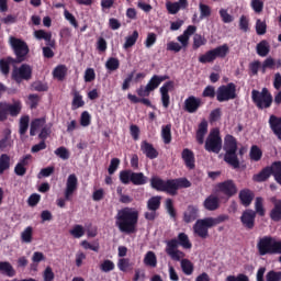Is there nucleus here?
Segmentation results:
<instances>
[{
	"mask_svg": "<svg viewBox=\"0 0 281 281\" xmlns=\"http://www.w3.org/2000/svg\"><path fill=\"white\" fill-rule=\"evenodd\" d=\"M137 223H139V211L133 207H123L115 215V225L122 234L137 233Z\"/></svg>",
	"mask_w": 281,
	"mask_h": 281,
	"instance_id": "f257e3e1",
	"label": "nucleus"
},
{
	"mask_svg": "<svg viewBox=\"0 0 281 281\" xmlns=\"http://www.w3.org/2000/svg\"><path fill=\"white\" fill-rule=\"evenodd\" d=\"M150 187L157 192H166L169 196H177L179 190L183 188H192V182L188 178H176L164 180L159 177L150 179Z\"/></svg>",
	"mask_w": 281,
	"mask_h": 281,
	"instance_id": "f03ea898",
	"label": "nucleus"
},
{
	"mask_svg": "<svg viewBox=\"0 0 281 281\" xmlns=\"http://www.w3.org/2000/svg\"><path fill=\"white\" fill-rule=\"evenodd\" d=\"M225 221H229V215H218L217 217L198 220L193 225V232L195 236L205 240V238L210 237V229L216 227V225H221V223H225Z\"/></svg>",
	"mask_w": 281,
	"mask_h": 281,
	"instance_id": "7ed1b4c3",
	"label": "nucleus"
},
{
	"mask_svg": "<svg viewBox=\"0 0 281 281\" xmlns=\"http://www.w3.org/2000/svg\"><path fill=\"white\" fill-rule=\"evenodd\" d=\"M224 161L232 166L233 168H240V160H238V142L236 137L231 134H227L224 138Z\"/></svg>",
	"mask_w": 281,
	"mask_h": 281,
	"instance_id": "20e7f679",
	"label": "nucleus"
},
{
	"mask_svg": "<svg viewBox=\"0 0 281 281\" xmlns=\"http://www.w3.org/2000/svg\"><path fill=\"white\" fill-rule=\"evenodd\" d=\"M257 251L259 256H273L281 254V240L272 236L260 237L257 241Z\"/></svg>",
	"mask_w": 281,
	"mask_h": 281,
	"instance_id": "39448f33",
	"label": "nucleus"
},
{
	"mask_svg": "<svg viewBox=\"0 0 281 281\" xmlns=\"http://www.w3.org/2000/svg\"><path fill=\"white\" fill-rule=\"evenodd\" d=\"M9 43L15 56L14 60H16L19 65L25 63V60H27V55L30 54V46H27V43L14 36L9 38Z\"/></svg>",
	"mask_w": 281,
	"mask_h": 281,
	"instance_id": "423d86ee",
	"label": "nucleus"
},
{
	"mask_svg": "<svg viewBox=\"0 0 281 281\" xmlns=\"http://www.w3.org/2000/svg\"><path fill=\"white\" fill-rule=\"evenodd\" d=\"M119 179L123 186H128V183H133V186H146L148 183V177L144 172H134L128 169L121 170Z\"/></svg>",
	"mask_w": 281,
	"mask_h": 281,
	"instance_id": "0eeeda50",
	"label": "nucleus"
},
{
	"mask_svg": "<svg viewBox=\"0 0 281 281\" xmlns=\"http://www.w3.org/2000/svg\"><path fill=\"white\" fill-rule=\"evenodd\" d=\"M251 100L260 111L263 109H271V105L273 104V95L267 88H262L261 91L252 90Z\"/></svg>",
	"mask_w": 281,
	"mask_h": 281,
	"instance_id": "6e6552de",
	"label": "nucleus"
},
{
	"mask_svg": "<svg viewBox=\"0 0 281 281\" xmlns=\"http://www.w3.org/2000/svg\"><path fill=\"white\" fill-rule=\"evenodd\" d=\"M22 109L23 104L21 101H14L13 103H8L5 101L0 102V122H5L8 115L11 117H19Z\"/></svg>",
	"mask_w": 281,
	"mask_h": 281,
	"instance_id": "1a4fd4ad",
	"label": "nucleus"
},
{
	"mask_svg": "<svg viewBox=\"0 0 281 281\" xmlns=\"http://www.w3.org/2000/svg\"><path fill=\"white\" fill-rule=\"evenodd\" d=\"M204 149L206 153H214L218 155L223 150V138H221V131L213 130L210 132L204 143Z\"/></svg>",
	"mask_w": 281,
	"mask_h": 281,
	"instance_id": "9d476101",
	"label": "nucleus"
},
{
	"mask_svg": "<svg viewBox=\"0 0 281 281\" xmlns=\"http://www.w3.org/2000/svg\"><path fill=\"white\" fill-rule=\"evenodd\" d=\"M228 52L229 46H227V44H224L214 49L207 50L205 54L201 55L199 57V63H202V65H205L207 63H214L216 58H225Z\"/></svg>",
	"mask_w": 281,
	"mask_h": 281,
	"instance_id": "9b49d317",
	"label": "nucleus"
},
{
	"mask_svg": "<svg viewBox=\"0 0 281 281\" xmlns=\"http://www.w3.org/2000/svg\"><path fill=\"white\" fill-rule=\"evenodd\" d=\"M236 98H238V94H236V83L229 82L217 88V102H229V100H236Z\"/></svg>",
	"mask_w": 281,
	"mask_h": 281,
	"instance_id": "f8f14e48",
	"label": "nucleus"
},
{
	"mask_svg": "<svg viewBox=\"0 0 281 281\" xmlns=\"http://www.w3.org/2000/svg\"><path fill=\"white\" fill-rule=\"evenodd\" d=\"M33 68L30 64H22L20 67H14L11 72V80H14L16 85H21L23 80L29 82L32 78Z\"/></svg>",
	"mask_w": 281,
	"mask_h": 281,
	"instance_id": "ddd939ff",
	"label": "nucleus"
},
{
	"mask_svg": "<svg viewBox=\"0 0 281 281\" xmlns=\"http://www.w3.org/2000/svg\"><path fill=\"white\" fill-rule=\"evenodd\" d=\"M217 192H222L225 196L232 198L238 192V188H236V183L234 180H226L224 182H220L216 186Z\"/></svg>",
	"mask_w": 281,
	"mask_h": 281,
	"instance_id": "4468645a",
	"label": "nucleus"
},
{
	"mask_svg": "<svg viewBox=\"0 0 281 281\" xmlns=\"http://www.w3.org/2000/svg\"><path fill=\"white\" fill-rule=\"evenodd\" d=\"M270 202L272 203V207L269 212V218L272 223H280L281 221V200L272 196L270 198Z\"/></svg>",
	"mask_w": 281,
	"mask_h": 281,
	"instance_id": "2eb2a0df",
	"label": "nucleus"
},
{
	"mask_svg": "<svg viewBox=\"0 0 281 281\" xmlns=\"http://www.w3.org/2000/svg\"><path fill=\"white\" fill-rule=\"evenodd\" d=\"M240 223L245 229H254L256 227V212L254 210H246L240 216Z\"/></svg>",
	"mask_w": 281,
	"mask_h": 281,
	"instance_id": "dca6fc26",
	"label": "nucleus"
},
{
	"mask_svg": "<svg viewBox=\"0 0 281 281\" xmlns=\"http://www.w3.org/2000/svg\"><path fill=\"white\" fill-rule=\"evenodd\" d=\"M202 104L203 101L201 100V98L190 95L184 100V111H187V113H196V111L201 109Z\"/></svg>",
	"mask_w": 281,
	"mask_h": 281,
	"instance_id": "f3484780",
	"label": "nucleus"
},
{
	"mask_svg": "<svg viewBox=\"0 0 281 281\" xmlns=\"http://www.w3.org/2000/svg\"><path fill=\"white\" fill-rule=\"evenodd\" d=\"M170 89H175V81H167L160 88V95L164 109L170 106Z\"/></svg>",
	"mask_w": 281,
	"mask_h": 281,
	"instance_id": "a211bd4d",
	"label": "nucleus"
},
{
	"mask_svg": "<svg viewBox=\"0 0 281 281\" xmlns=\"http://www.w3.org/2000/svg\"><path fill=\"white\" fill-rule=\"evenodd\" d=\"M78 190V178L76 175H70L67 179L66 190H65V199L66 201H71V196H74V192Z\"/></svg>",
	"mask_w": 281,
	"mask_h": 281,
	"instance_id": "6ab92c4d",
	"label": "nucleus"
},
{
	"mask_svg": "<svg viewBox=\"0 0 281 281\" xmlns=\"http://www.w3.org/2000/svg\"><path fill=\"white\" fill-rule=\"evenodd\" d=\"M140 151L147 159H157V157H159V151L151 143H148V140H143L140 143Z\"/></svg>",
	"mask_w": 281,
	"mask_h": 281,
	"instance_id": "aec40b11",
	"label": "nucleus"
},
{
	"mask_svg": "<svg viewBox=\"0 0 281 281\" xmlns=\"http://www.w3.org/2000/svg\"><path fill=\"white\" fill-rule=\"evenodd\" d=\"M203 207L207 212H216L221 207V199L215 194H210L203 202Z\"/></svg>",
	"mask_w": 281,
	"mask_h": 281,
	"instance_id": "412c9836",
	"label": "nucleus"
},
{
	"mask_svg": "<svg viewBox=\"0 0 281 281\" xmlns=\"http://www.w3.org/2000/svg\"><path fill=\"white\" fill-rule=\"evenodd\" d=\"M10 65H19L16 59L12 56H8L0 59V74L8 78L10 76Z\"/></svg>",
	"mask_w": 281,
	"mask_h": 281,
	"instance_id": "4be33fe9",
	"label": "nucleus"
},
{
	"mask_svg": "<svg viewBox=\"0 0 281 281\" xmlns=\"http://www.w3.org/2000/svg\"><path fill=\"white\" fill-rule=\"evenodd\" d=\"M181 158L189 170H194V168H196L194 151H192V149L184 148L181 153Z\"/></svg>",
	"mask_w": 281,
	"mask_h": 281,
	"instance_id": "5701e85b",
	"label": "nucleus"
},
{
	"mask_svg": "<svg viewBox=\"0 0 281 281\" xmlns=\"http://www.w3.org/2000/svg\"><path fill=\"white\" fill-rule=\"evenodd\" d=\"M273 175V164L271 166L265 167L259 173L252 176V181L257 183H262L269 179Z\"/></svg>",
	"mask_w": 281,
	"mask_h": 281,
	"instance_id": "b1692460",
	"label": "nucleus"
},
{
	"mask_svg": "<svg viewBox=\"0 0 281 281\" xmlns=\"http://www.w3.org/2000/svg\"><path fill=\"white\" fill-rule=\"evenodd\" d=\"M199 218V207L189 205L183 213V221L186 223H194Z\"/></svg>",
	"mask_w": 281,
	"mask_h": 281,
	"instance_id": "393cba45",
	"label": "nucleus"
},
{
	"mask_svg": "<svg viewBox=\"0 0 281 281\" xmlns=\"http://www.w3.org/2000/svg\"><path fill=\"white\" fill-rule=\"evenodd\" d=\"M169 79L170 77L168 75H164V76L154 75L148 81V83L146 85V87L147 89H149V91H155V89H157L159 85L165 82V80H169Z\"/></svg>",
	"mask_w": 281,
	"mask_h": 281,
	"instance_id": "a878e982",
	"label": "nucleus"
},
{
	"mask_svg": "<svg viewBox=\"0 0 281 281\" xmlns=\"http://www.w3.org/2000/svg\"><path fill=\"white\" fill-rule=\"evenodd\" d=\"M205 135H207V121H202L195 133V139L198 144L203 145L205 144Z\"/></svg>",
	"mask_w": 281,
	"mask_h": 281,
	"instance_id": "bb28decb",
	"label": "nucleus"
},
{
	"mask_svg": "<svg viewBox=\"0 0 281 281\" xmlns=\"http://www.w3.org/2000/svg\"><path fill=\"white\" fill-rule=\"evenodd\" d=\"M239 201L241 205L245 207H249L251 205V201H254V192L249 189H244L239 192Z\"/></svg>",
	"mask_w": 281,
	"mask_h": 281,
	"instance_id": "cd10ccee",
	"label": "nucleus"
},
{
	"mask_svg": "<svg viewBox=\"0 0 281 281\" xmlns=\"http://www.w3.org/2000/svg\"><path fill=\"white\" fill-rule=\"evenodd\" d=\"M0 271L3 276H8V278H14V276H16L14 267H12V263L9 261H0Z\"/></svg>",
	"mask_w": 281,
	"mask_h": 281,
	"instance_id": "c85d7f7f",
	"label": "nucleus"
},
{
	"mask_svg": "<svg viewBox=\"0 0 281 281\" xmlns=\"http://www.w3.org/2000/svg\"><path fill=\"white\" fill-rule=\"evenodd\" d=\"M45 122H46L45 117L35 119L31 122V127H30L31 137H34L36 135V131H38V128H44Z\"/></svg>",
	"mask_w": 281,
	"mask_h": 281,
	"instance_id": "c756f323",
	"label": "nucleus"
},
{
	"mask_svg": "<svg viewBox=\"0 0 281 281\" xmlns=\"http://www.w3.org/2000/svg\"><path fill=\"white\" fill-rule=\"evenodd\" d=\"M160 207H161V196L159 195L151 196L147 201V210H149V212H157V210H159Z\"/></svg>",
	"mask_w": 281,
	"mask_h": 281,
	"instance_id": "7c9ffc66",
	"label": "nucleus"
},
{
	"mask_svg": "<svg viewBox=\"0 0 281 281\" xmlns=\"http://www.w3.org/2000/svg\"><path fill=\"white\" fill-rule=\"evenodd\" d=\"M269 52H271V48H270L269 42H267V40H263L257 44L258 56H261L265 58V56H269Z\"/></svg>",
	"mask_w": 281,
	"mask_h": 281,
	"instance_id": "2f4dec72",
	"label": "nucleus"
},
{
	"mask_svg": "<svg viewBox=\"0 0 281 281\" xmlns=\"http://www.w3.org/2000/svg\"><path fill=\"white\" fill-rule=\"evenodd\" d=\"M180 267L184 276H192L194 273V263H192L190 259H182L180 262Z\"/></svg>",
	"mask_w": 281,
	"mask_h": 281,
	"instance_id": "473e14b6",
	"label": "nucleus"
},
{
	"mask_svg": "<svg viewBox=\"0 0 281 281\" xmlns=\"http://www.w3.org/2000/svg\"><path fill=\"white\" fill-rule=\"evenodd\" d=\"M161 137L164 144H170L172 142V125L167 124L161 127Z\"/></svg>",
	"mask_w": 281,
	"mask_h": 281,
	"instance_id": "72a5a7b5",
	"label": "nucleus"
},
{
	"mask_svg": "<svg viewBox=\"0 0 281 281\" xmlns=\"http://www.w3.org/2000/svg\"><path fill=\"white\" fill-rule=\"evenodd\" d=\"M127 100H131L133 104H144L145 106H149L150 109H153V103L150 102V99H146V98H137V95L135 94H127Z\"/></svg>",
	"mask_w": 281,
	"mask_h": 281,
	"instance_id": "f704fd0d",
	"label": "nucleus"
},
{
	"mask_svg": "<svg viewBox=\"0 0 281 281\" xmlns=\"http://www.w3.org/2000/svg\"><path fill=\"white\" fill-rule=\"evenodd\" d=\"M85 106V100H82V94L80 92L76 91L74 93L72 102H71V110L76 111L78 109H82Z\"/></svg>",
	"mask_w": 281,
	"mask_h": 281,
	"instance_id": "c9c22d12",
	"label": "nucleus"
},
{
	"mask_svg": "<svg viewBox=\"0 0 281 281\" xmlns=\"http://www.w3.org/2000/svg\"><path fill=\"white\" fill-rule=\"evenodd\" d=\"M144 265H146V267H157V255L151 250L147 251L144 257Z\"/></svg>",
	"mask_w": 281,
	"mask_h": 281,
	"instance_id": "e433bc0d",
	"label": "nucleus"
},
{
	"mask_svg": "<svg viewBox=\"0 0 281 281\" xmlns=\"http://www.w3.org/2000/svg\"><path fill=\"white\" fill-rule=\"evenodd\" d=\"M178 245L180 247H183V249H192V243H190V237H188V234L186 233H180L178 235Z\"/></svg>",
	"mask_w": 281,
	"mask_h": 281,
	"instance_id": "4c0bfd02",
	"label": "nucleus"
},
{
	"mask_svg": "<svg viewBox=\"0 0 281 281\" xmlns=\"http://www.w3.org/2000/svg\"><path fill=\"white\" fill-rule=\"evenodd\" d=\"M53 76L57 80H65V76H67V66L65 65H58L54 70H53Z\"/></svg>",
	"mask_w": 281,
	"mask_h": 281,
	"instance_id": "58836bf2",
	"label": "nucleus"
},
{
	"mask_svg": "<svg viewBox=\"0 0 281 281\" xmlns=\"http://www.w3.org/2000/svg\"><path fill=\"white\" fill-rule=\"evenodd\" d=\"M249 158L251 161H260L262 159V149L258 145H252L249 151Z\"/></svg>",
	"mask_w": 281,
	"mask_h": 281,
	"instance_id": "ea45409f",
	"label": "nucleus"
},
{
	"mask_svg": "<svg viewBox=\"0 0 281 281\" xmlns=\"http://www.w3.org/2000/svg\"><path fill=\"white\" fill-rule=\"evenodd\" d=\"M33 236H34V228L32 226H27L21 233V240H22V243H26V245H30V243H32Z\"/></svg>",
	"mask_w": 281,
	"mask_h": 281,
	"instance_id": "a19ab883",
	"label": "nucleus"
},
{
	"mask_svg": "<svg viewBox=\"0 0 281 281\" xmlns=\"http://www.w3.org/2000/svg\"><path fill=\"white\" fill-rule=\"evenodd\" d=\"M272 177L279 186H281V161L272 162Z\"/></svg>",
	"mask_w": 281,
	"mask_h": 281,
	"instance_id": "79ce46f5",
	"label": "nucleus"
},
{
	"mask_svg": "<svg viewBox=\"0 0 281 281\" xmlns=\"http://www.w3.org/2000/svg\"><path fill=\"white\" fill-rule=\"evenodd\" d=\"M45 260V255L41 251H35L32 256V265H31V269H33V271H36V267H38V263L44 262Z\"/></svg>",
	"mask_w": 281,
	"mask_h": 281,
	"instance_id": "37998d69",
	"label": "nucleus"
},
{
	"mask_svg": "<svg viewBox=\"0 0 281 281\" xmlns=\"http://www.w3.org/2000/svg\"><path fill=\"white\" fill-rule=\"evenodd\" d=\"M105 68L108 69V71H117V69H120V59H117L116 57L108 58L105 63Z\"/></svg>",
	"mask_w": 281,
	"mask_h": 281,
	"instance_id": "c03bdc74",
	"label": "nucleus"
},
{
	"mask_svg": "<svg viewBox=\"0 0 281 281\" xmlns=\"http://www.w3.org/2000/svg\"><path fill=\"white\" fill-rule=\"evenodd\" d=\"M5 170H10V157L8 154L0 156V175H3Z\"/></svg>",
	"mask_w": 281,
	"mask_h": 281,
	"instance_id": "a18cd8bd",
	"label": "nucleus"
},
{
	"mask_svg": "<svg viewBox=\"0 0 281 281\" xmlns=\"http://www.w3.org/2000/svg\"><path fill=\"white\" fill-rule=\"evenodd\" d=\"M137 38H139V32L134 31L132 35L126 37V41L124 43V49L133 47V45L137 43Z\"/></svg>",
	"mask_w": 281,
	"mask_h": 281,
	"instance_id": "49530a36",
	"label": "nucleus"
},
{
	"mask_svg": "<svg viewBox=\"0 0 281 281\" xmlns=\"http://www.w3.org/2000/svg\"><path fill=\"white\" fill-rule=\"evenodd\" d=\"M270 128L273 133H277V131L281 130V117H278L276 115H270L269 119Z\"/></svg>",
	"mask_w": 281,
	"mask_h": 281,
	"instance_id": "de8ad7c7",
	"label": "nucleus"
},
{
	"mask_svg": "<svg viewBox=\"0 0 281 281\" xmlns=\"http://www.w3.org/2000/svg\"><path fill=\"white\" fill-rule=\"evenodd\" d=\"M254 212L258 214V216H265L266 211L262 198H256Z\"/></svg>",
	"mask_w": 281,
	"mask_h": 281,
	"instance_id": "09e8293b",
	"label": "nucleus"
},
{
	"mask_svg": "<svg viewBox=\"0 0 281 281\" xmlns=\"http://www.w3.org/2000/svg\"><path fill=\"white\" fill-rule=\"evenodd\" d=\"M70 236L74 238H82L85 236V227L80 224H77L70 229Z\"/></svg>",
	"mask_w": 281,
	"mask_h": 281,
	"instance_id": "8fccbe9b",
	"label": "nucleus"
},
{
	"mask_svg": "<svg viewBox=\"0 0 281 281\" xmlns=\"http://www.w3.org/2000/svg\"><path fill=\"white\" fill-rule=\"evenodd\" d=\"M27 128H30V116H22L20 119V135H25V133H27Z\"/></svg>",
	"mask_w": 281,
	"mask_h": 281,
	"instance_id": "3c124183",
	"label": "nucleus"
},
{
	"mask_svg": "<svg viewBox=\"0 0 281 281\" xmlns=\"http://www.w3.org/2000/svg\"><path fill=\"white\" fill-rule=\"evenodd\" d=\"M55 155L56 157H59V159H63L64 161H67V159H69L70 157L69 149H67V147L65 146L58 147L55 150Z\"/></svg>",
	"mask_w": 281,
	"mask_h": 281,
	"instance_id": "603ef678",
	"label": "nucleus"
},
{
	"mask_svg": "<svg viewBox=\"0 0 281 281\" xmlns=\"http://www.w3.org/2000/svg\"><path fill=\"white\" fill-rule=\"evenodd\" d=\"M255 27L258 36H265V34H267V22H263L260 19H258L256 21Z\"/></svg>",
	"mask_w": 281,
	"mask_h": 281,
	"instance_id": "864d4df0",
	"label": "nucleus"
},
{
	"mask_svg": "<svg viewBox=\"0 0 281 281\" xmlns=\"http://www.w3.org/2000/svg\"><path fill=\"white\" fill-rule=\"evenodd\" d=\"M250 7L256 14H260L265 10V2L262 0H251Z\"/></svg>",
	"mask_w": 281,
	"mask_h": 281,
	"instance_id": "5fc2aeb1",
	"label": "nucleus"
},
{
	"mask_svg": "<svg viewBox=\"0 0 281 281\" xmlns=\"http://www.w3.org/2000/svg\"><path fill=\"white\" fill-rule=\"evenodd\" d=\"M262 64L260 60H255L249 64L248 69H249V76H258V71L260 70V67Z\"/></svg>",
	"mask_w": 281,
	"mask_h": 281,
	"instance_id": "6e6d98bb",
	"label": "nucleus"
},
{
	"mask_svg": "<svg viewBox=\"0 0 281 281\" xmlns=\"http://www.w3.org/2000/svg\"><path fill=\"white\" fill-rule=\"evenodd\" d=\"M179 249V240L177 238L170 239L167 241L166 254H170L172 251H177Z\"/></svg>",
	"mask_w": 281,
	"mask_h": 281,
	"instance_id": "4d7b16f0",
	"label": "nucleus"
},
{
	"mask_svg": "<svg viewBox=\"0 0 281 281\" xmlns=\"http://www.w3.org/2000/svg\"><path fill=\"white\" fill-rule=\"evenodd\" d=\"M205 43H207V40H205V37L195 34L193 36V49H199V47H203V45H205Z\"/></svg>",
	"mask_w": 281,
	"mask_h": 281,
	"instance_id": "13d9d810",
	"label": "nucleus"
},
{
	"mask_svg": "<svg viewBox=\"0 0 281 281\" xmlns=\"http://www.w3.org/2000/svg\"><path fill=\"white\" fill-rule=\"evenodd\" d=\"M34 36L37 41H49V38H52V33L45 32L44 30H37L34 32Z\"/></svg>",
	"mask_w": 281,
	"mask_h": 281,
	"instance_id": "bf43d9fd",
	"label": "nucleus"
},
{
	"mask_svg": "<svg viewBox=\"0 0 281 281\" xmlns=\"http://www.w3.org/2000/svg\"><path fill=\"white\" fill-rule=\"evenodd\" d=\"M117 267L120 271L126 272L128 269H131V259L128 258H122L117 262Z\"/></svg>",
	"mask_w": 281,
	"mask_h": 281,
	"instance_id": "052dcab7",
	"label": "nucleus"
},
{
	"mask_svg": "<svg viewBox=\"0 0 281 281\" xmlns=\"http://www.w3.org/2000/svg\"><path fill=\"white\" fill-rule=\"evenodd\" d=\"M117 168H120V158H112L108 168L109 175H115Z\"/></svg>",
	"mask_w": 281,
	"mask_h": 281,
	"instance_id": "680f3d73",
	"label": "nucleus"
},
{
	"mask_svg": "<svg viewBox=\"0 0 281 281\" xmlns=\"http://www.w3.org/2000/svg\"><path fill=\"white\" fill-rule=\"evenodd\" d=\"M166 8L169 14H177L181 7L177 2H167Z\"/></svg>",
	"mask_w": 281,
	"mask_h": 281,
	"instance_id": "e2e57ef3",
	"label": "nucleus"
},
{
	"mask_svg": "<svg viewBox=\"0 0 281 281\" xmlns=\"http://www.w3.org/2000/svg\"><path fill=\"white\" fill-rule=\"evenodd\" d=\"M41 97L38 94H29V106L30 109H37Z\"/></svg>",
	"mask_w": 281,
	"mask_h": 281,
	"instance_id": "0e129e2a",
	"label": "nucleus"
},
{
	"mask_svg": "<svg viewBox=\"0 0 281 281\" xmlns=\"http://www.w3.org/2000/svg\"><path fill=\"white\" fill-rule=\"evenodd\" d=\"M267 281H281V271L271 270L266 276Z\"/></svg>",
	"mask_w": 281,
	"mask_h": 281,
	"instance_id": "69168bd1",
	"label": "nucleus"
},
{
	"mask_svg": "<svg viewBox=\"0 0 281 281\" xmlns=\"http://www.w3.org/2000/svg\"><path fill=\"white\" fill-rule=\"evenodd\" d=\"M54 278H56L54 270H52V267H47L43 273L44 281H54Z\"/></svg>",
	"mask_w": 281,
	"mask_h": 281,
	"instance_id": "338daca9",
	"label": "nucleus"
},
{
	"mask_svg": "<svg viewBox=\"0 0 281 281\" xmlns=\"http://www.w3.org/2000/svg\"><path fill=\"white\" fill-rule=\"evenodd\" d=\"M226 281H249V277H247V274L245 273H239L236 276H228L226 278Z\"/></svg>",
	"mask_w": 281,
	"mask_h": 281,
	"instance_id": "774afa93",
	"label": "nucleus"
}]
</instances>
